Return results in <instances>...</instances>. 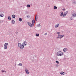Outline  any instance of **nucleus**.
I'll use <instances>...</instances> for the list:
<instances>
[{
    "instance_id": "obj_1",
    "label": "nucleus",
    "mask_w": 76,
    "mask_h": 76,
    "mask_svg": "<svg viewBox=\"0 0 76 76\" xmlns=\"http://www.w3.org/2000/svg\"><path fill=\"white\" fill-rule=\"evenodd\" d=\"M32 24L31 23L29 22L28 23V24L29 26L31 27H32V26H34V24H35V20H33L32 21Z\"/></svg>"
},
{
    "instance_id": "obj_2",
    "label": "nucleus",
    "mask_w": 76,
    "mask_h": 76,
    "mask_svg": "<svg viewBox=\"0 0 76 76\" xmlns=\"http://www.w3.org/2000/svg\"><path fill=\"white\" fill-rule=\"evenodd\" d=\"M63 53L61 51L58 52L57 53V56H63Z\"/></svg>"
},
{
    "instance_id": "obj_3",
    "label": "nucleus",
    "mask_w": 76,
    "mask_h": 76,
    "mask_svg": "<svg viewBox=\"0 0 76 76\" xmlns=\"http://www.w3.org/2000/svg\"><path fill=\"white\" fill-rule=\"evenodd\" d=\"M9 44V43H6L4 44V49H7V45H8Z\"/></svg>"
},
{
    "instance_id": "obj_4",
    "label": "nucleus",
    "mask_w": 76,
    "mask_h": 76,
    "mask_svg": "<svg viewBox=\"0 0 76 76\" xmlns=\"http://www.w3.org/2000/svg\"><path fill=\"white\" fill-rule=\"evenodd\" d=\"M23 45H24V46H26L27 45V42L26 41L23 42Z\"/></svg>"
},
{
    "instance_id": "obj_5",
    "label": "nucleus",
    "mask_w": 76,
    "mask_h": 76,
    "mask_svg": "<svg viewBox=\"0 0 76 76\" xmlns=\"http://www.w3.org/2000/svg\"><path fill=\"white\" fill-rule=\"evenodd\" d=\"M20 49H23L24 48V45H21L20 47Z\"/></svg>"
},
{
    "instance_id": "obj_6",
    "label": "nucleus",
    "mask_w": 76,
    "mask_h": 76,
    "mask_svg": "<svg viewBox=\"0 0 76 76\" xmlns=\"http://www.w3.org/2000/svg\"><path fill=\"white\" fill-rule=\"evenodd\" d=\"M25 71L26 74H29V72L28 71V70L26 68L25 69Z\"/></svg>"
},
{
    "instance_id": "obj_7",
    "label": "nucleus",
    "mask_w": 76,
    "mask_h": 76,
    "mask_svg": "<svg viewBox=\"0 0 76 76\" xmlns=\"http://www.w3.org/2000/svg\"><path fill=\"white\" fill-rule=\"evenodd\" d=\"M60 74L61 75H65L66 74V73H65L64 72H60Z\"/></svg>"
},
{
    "instance_id": "obj_8",
    "label": "nucleus",
    "mask_w": 76,
    "mask_h": 76,
    "mask_svg": "<svg viewBox=\"0 0 76 76\" xmlns=\"http://www.w3.org/2000/svg\"><path fill=\"white\" fill-rule=\"evenodd\" d=\"M67 50H68L67 48H65L63 50V51H64V52H66V51H67Z\"/></svg>"
},
{
    "instance_id": "obj_9",
    "label": "nucleus",
    "mask_w": 76,
    "mask_h": 76,
    "mask_svg": "<svg viewBox=\"0 0 76 76\" xmlns=\"http://www.w3.org/2000/svg\"><path fill=\"white\" fill-rule=\"evenodd\" d=\"M37 20H38V16L37 15H36L35 17V20H36V21H37Z\"/></svg>"
},
{
    "instance_id": "obj_10",
    "label": "nucleus",
    "mask_w": 76,
    "mask_h": 76,
    "mask_svg": "<svg viewBox=\"0 0 76 76\" xmlns=\"http://www.w3.org/2000/svg\"><path fill=\"white\" fill-rule=\"evenodd\" d=\"M12 24H15V22L14 21V20H12Z\"/></svg>"
},
{
    "instance_id": "obj_11",
    "label": "nucleus",
    "mask_w": 76,
    "mask_h": 76,
    "mask_svg": "<svg viewBox=\"0 0 76 76\" xmlns=\"http://www.w3.org/2000/svg\"><path fill=\"white\" fill-rule=\"evenodd\" d=\"M73 17H76V13H74L72 15Z\"/></svg>"
},
{
    "instance_id": "obj_12",
    "label": "nucleus",
    "mask_w": 76,
    "mask_h": 76,
    "mask_svg": "<svg viewBox=\"0 0 76 76\" xmlns=\"http://www.w3.org/2000/svg\"><path fill=\"white\" fill-rule=\"evenodd\" d=\"M12 18H16V16L14 15H12Z\"/></svg>"
},
{
    "instance_id": "obj_13",
    "label": "nucleus",
    "mask_w": 76,
    "mask_h": 76,
    "mask_svg": "<svg viewBox=\"0 0 76 76\" xmlns=\"http://www.w3.org/2000/svg\"><path fill=\"white\" fill-rule=\"evenodd\" d=\"M22 64H21V63H20L18 64V66H22Z\"/></svg>"
},
{
    "instance_id": "obj_14",
    "label": "nucleus",
    "mask_w": 76,
    "mask_h": 76,
    "mask_svg": "<svg viewBox=\"0 0 76 76\" xmlns=\"http://www.w3.org/2000/svg\"><path fill=\"white\" fill-rule=\"evenodd\" d=\"M8 19L9 20H11V18H10V16H8Z\"/></svg>"
},
{
    "instance_id": "obj_15",
    "label": "nucleus",
    "mask_w": 76,
    "mask_h": 76,
    "mask_svg": "<svg viewBox=\"0 0 76 76\" xmlns=\"http://www.w3.org/2000/svg\"><path fill=\"white\" fill-rule=\"evenodd\" d=\"M57 38H61V35H58Z\"/></svg>"
},
{
    "instance_id": "obj_16",
    "label": "nucleus",
    "mask_w": 76,
    "mask_h": 76,
    "mask_svg": "<svg viewBox=\"0 0 76 76\" xmlns=\"http://www.w3.org/2000/svg\"><path fill=\"white\" fill-rule=\"evenodd\" d=\"M59 26V24H58L56 25L55 28H58Z\"/></svg>"
},
{
    "instance_id": "obj_17",
    "label": "nucleus",
    "mask_w": 76,
    "mask_h": 76,
    "mask_svg": "<svg viewBox=\"0 0 76 76\" xmlns=\"http://www.w3.org/2000/svg\"><path fill=\"white\" fill-rule=\"evenodd\" d=\"M22 20V19L21 18H19V21L21 22Z\"/></svg>"
},
{
    "instance_id": "obj_18",
    "label": "nucleus",
    "mask_w": 76,
    "mask_h": 76,
    "mask_svg": "<svg viewBox=\"0 0 76 76\" xmlns=\"http://www.w3.org/2000/svg\"><path fill=\"white\" fill-rule=\"evenodd\" d=\"M63 12H62L61 13V14L60 15V16H63Z\"/></svg>"
},
{
    "instance_id": "obj_19",
    "label": "nucleus",
    "mask_w": 76,
    "mask_h": 76,
    "mask_svg": "<svg viewBox=\"0 0 76 76\" xmlns=\"http://www.w3.org/2000/svg\"><path fill=\"white\" fill-rule=\"evenodd\" d=\"M54 9L56 10L57 9V7L56 6H54Z\"/></svg>"
},
{
    "instance_id": "obj_20",
    "label": "nucleus",
    "mask_w": 76,
    "mask_h": 76,
    "mask_svg": "<svg viewBox=\"0 0 76 76\" xmlns=\"http://www.w3.org/2000/svg\"><path fill=\"white\" fill-rule=\"evenodd\" d=\"M20 45H21V43H19L18 44V47H20V46H19Z\"/></svg>"
},
{
    "instance_id": "obj_21",
    "label": "nucleus",
    "mask_w": 76,
    "mask_h": 76,
    "mask_svg": "<svg viewBox=\"0 0 76 76\" xmlns=\"http://www.w3.org/2000/svg\"><path fill=\"white\" fill-rule=\"evenodd\" d=\"M39 34H36V37H39Z\"/></svg>"
},
{
    "instance_id": "obj_22",
    "label": "nucleus",
    "mask_w": 76,
    "mask_h": 76,
    "mask_svg": "<svg viewBox=\"0 0 76 76\" xmlns=\"http://www.w3.org/2000/svg\"><path fill=\"white\" fill-rule=\"evenodd\" d=\"M56 62L57 63V64H59V61H56Z\"/></svg>"
},
{
    "instance_id": "obj_23",
    "label": "nucleus",
    "mask_w": 76,
    "mask_h": 76,
    "mask_svg": "<svg viewBox=\"0 0 76 76\" xmlns=\"http://www.w3.org/2000/svg\"><path fill=\"white\" fill-rule=\"evenodd\" d=\"M1 72H6V71L5 70H2Z\"/></svg>"
},
{
    "instance_id": "obj_24",
    "label": "nucleus",
    "mask_w": 76,
    "mask_h": 76,
    "mask_svg": "<svg viewBox=\"0 0 76 76\" xmlns=\"http://www.w3.org/2000/svg\"><path fill=\"white\" fill-rule=\"evenodd\" d=\"M63 15V17H64L65 16H66V14H64H64Z\"/></svg>"
},
{
    "instance_id": "obj_25",
    "label": "nucleus",
    "mask_w": 76,
    "mask_h": 76,
    "mask_svg": "<svg viewBox=\"0 0 76 76\" xmlns=\"http://www.w3.org/2000/svg\"><path fill=\"white\" fill-rule=\"evenodd\" d=\"M28 7H31V5L30 4H28L27 6Z\"/></svg>"
},
{
    "instance_id": "obj_26",
    "label": "nucleus",
    "mask_w": 76,
    "mask_h": 76,
    "mask_svg": "<svg viewBox=\"0 0 76 76\" xmlns=\"http://www.w3.org/2000/svg\"><path fill=\"white\" fill-rule=\"evenodd\" d=\"M73 4H76V1H73Z\"/></svg>"
},
{
    "instance_id": "obj_27",
    "label": "nucleus",
    "mask_w": 76,
    "mask_h": 76,
    "mask_svg": "<svg viewBox=\"0 0 76 76\" xmlns=\"http://www.w3.org/2000/svg\"><path fill=\"white\" fill-rule=\"evenodd\" d=\"M57 34H58V35H60V32H57Z\"/></svg>"
},
{
    "instance_id": "obj_28",
    "label": "nucleus",
    "mask_w": 76,
    "mask_h": 76,
    "mask_svg": "<svg viewBox=\"0 0 76 76\" xmlns=\"http://www.w3.org/2000/svg\"><path fill=\"white\" fill-rule=\"evenodd\" d=\"M64 35H61V38H63L64 37Z\"/></svg>"
},
{
    "instance_id": "obj_29",
    "label": "nucleus",
    "mask_w": 76,
    "mask_h": 76,
    "mask_svg": "<svg viewBox=\"0 0 76 76\" xmlns=\"http://www.w3.org/2000/svg\"><path fill=\"white\" fill-rule=\"evenodd\" d=\"M0 16H1V17H3V16H4V15H3V14L2 15L1 14Z\"/></svg>"
},
{
    "instance_id": "obj_30",
    "label": "nucleus",
    "mask_w": 76,
    "mask_h": 76,
    "mask_svg": "<svg viewBox=\"0 0 76 76\" xmlns=\"http://www.w3.org/2000/svg\"><path fill=\"white\" fill-rule=\"evenodd\" d=\"M31 60H34V58H33V57H31Z\"/></svg>"
},
{
    "instance_id": "obj_31",
    "label": "nucleus",
    "mask_w": 76,
    "mask_h": 76,
    "mask_svg": "<svg viewBox=\"0 0 76 76\" xmlns=\"http://www.w3.org/2000/svg\"><path fill=\"white\" fill-rule=\"evenodd\" d=\"M27 18H30V16L29 15H27Z\"/></svg>"
},
{
    "instance_id": "obj_32",
    "label": "nucleus",
    "mask_w": 76,
    "mask_h": 76,
    "mask_svg": "<svg viewBox=\"0 0 76 76\" xmlns=\"http://www.w3.org/2000/svg\"><path fill=\"white\" fill-rule=\"evenodd\" d=\"M39 26H40V24H38L37 25V27H39Z\"/></svg>"
},
{
    "instance_id": "obj_33",
    "label": "nucleus",
    "mask_w": 76,
    "mask_h": 76,
    "mask_svg": "<svg viewBox=\"0 0 76 76\" xmlns=\"http://www.w3.org/2000/svg\"><path fill=\"white\" fill-rule=\"evenodd\" d=\"M67 13H68V11H66V14H67Z\"/></svg>"
},
{
    "instance_id": "obj_34",
    "label": "nucleus",
    "mask_w": 76,
    "mask_h": 76,
    "mask_svg": "<svg viewBox=\"0 0 76 76\" xmlns=\"http://www.w3.org/2000/svg\"><path fill=\"white\" fill-rule=\"evenodd\" d=\"M72 19H73V18L72 17H71V18H70V20H72Z\"/></svg>"
},
{
    "instance_id": "obj_35",
    "label": "nucleus",
    "mask_w": 76,
    "mask_h": 76,
    "mask_svg": "<svg viewBox=\"0 0 76 76\" xmlns=\"http://www.w3.org/2000/svg\"><path fill=\"white\" fill-rule=\"evenodd\" d=\"M15 33H16V34H18V32L16 31V32H15Z\"/></svg>"
},
{
    "instance_id": "obj_36",
    "label": "nucleus",
    "mask_w": 76,
    "mask_h": 76,
    "mask_svg": "<svg viewBox=\"0 0 76 76\" xmlns=\"http://www.w3.org/2000/svg\"><path fill=\"white\" fill-rule=\"evenodd\" d=\"M62 10L63 11H64L65 10V8H64L63 9H62Z\"/></svg>"
},
{
    "instance_id": "obj_37",
    "label": "nucleus",
    "mask_w": 76,
    "mask_h": 76,
    "mask_svg": "<svg viewBox=\"0 0 76 76\" xmlns=\"http://www.w3.org/2000/svg\"><path fill=\"white\" fill-rule=\"evenodd\" d=\"M47 35V33H45V35Z\"/></svg>"
},
{
    "instance_id": "obj_38",
    "label": "nucleus",
    "mask_w": 76,
    "mask_h": 76,
    "mask_svg": "<svg viewBox=\"0 0 76 76\" xmlns=\"http://www.w3.org/2000/svg\"><path fill=\"white\" fill-rule=\"evenodd\" d=\"M0 23H1V21H0Z\"/></svg>"
},
{
    "instance_id": "obj_39",
    "label": "nucleus",
    "mask_w": 76,
    "mask_h": 76,
    "mask_svg": "<svg viewBox=\"0 0 76 76\" xmlns=\"http://www.w3.org/2000/svg\"><path fill=\"white\" fill-rule=\"evenodd\" d=\"M23 23H24V22L23 21Z\"/></svg>"
},
{
    "instance_id": "obj_40",
    "label": "nucleus",
    "mask_w": 76,
    "mask_h": 76,
    "mask_svg": "<svg viewBox=\"0 0 76 76\" xmlns=\"http://www.w3.org/2000/svg\"><path fill=\"white\" fill-rule=\"evenodd\" d=\"M1 15V14H0V16H1V15Z\"/></svg>"
}]
</instances>
